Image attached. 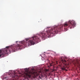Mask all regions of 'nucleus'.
I'll list each match as a JSON object with an SVG mask.
<instances>
[{"mask_svg": "<svg viewBox=\"0 0 80 80\" xmlns=\"http://www.w3.org/2000/svg\"><path fill=\"white\" fill-rule=\"evenodd\" d=\"M41 35H42V36L40 37V38H38V37L36 36H34L33 37V40H31L28 41V42L27 43V42H25L24 43H23V45H24V46H30V45L31 46L32 45H34L35 44V42L34 41H35V42H40V38H47V37H48V36H47L45 34V33L42 32L41 33Z\"/></svg>", "mask_w": 80, "mask_h": 80, "instance_id": "2", "label": "nucleus"}, {"mask_svg": "<svg viewBox=\"0 0 80 80\" xmlns=\"http://www.w3.org/2000/svg\"><path fill=\"white\" fill-rule=\"evenodd\" d=\"M53 70L54 71V69H53Z\"/></svg>", "mask_w": 80, "mask_h": 80, "instance_id": "14", "label": "nucleus"}, {"mask_svg": "<svg viewBox=\"0 0 80 80\" xmlns=\"http://www.w3.org/2000/svg\"><path fill=\"white\" fill-rule=\"evenodd\" d=\"M9 75L12 76L13 78H15L17 76V75H16V73L15 72H11V73H9Z\"/></svg>", "mask_w": 80, "mask_h": 80, "instance_id": "6", "label": "nucleus"}, {"mask_svg": "<svg viewBox=\"0 0 80 80\" xmlns=\"http://www.w3.org/2000/svg\"><path fill=\"white\" fill-rule=\"evenodd\" d=\"M50 67H52V64L50 63V65H48V68H50Z\"/></svg>", "mask_w": 80, "mask_h": 80, "instance_id": "8", "label": "nucleus"}, {"mask_svg": "<svg viewBox=\"0 0 80 80\" xmlns=\"http://www.w3.org/2000/svg\"><path fill=\"white\" fill-rule=\"evenodd\" d=\"M76 24L74 21H70L67 23H64L63 24V26L64 27H69L70 29H72V28L75 27Z\"/></svg>", "mask_w": 80, "mask_h": 80, "instance_id": "5", "label": "nucleus"}, {"mask_svg": "<svg viewBox=\"0 0 80 80\" xmlns=\"http://www.w3.org/2000/svg\"><path fill=\"white\" fill-rule=\"evenodd\" d=\"M39 78H41V77H40V76H39Z\"/></svg>", "mask_w": 80, "mask_h": 80, "instance_id": "12", "label": "nucleus"}, {"mask_svg": "<svg viewBox=\"0 0 80 80\" xmlns=\"http://www.w3.org/2000/svg\"><path fill=\"white\" fill-rule=\"evenodd\" d=\"M61 62L63 63V64H65V63H66V62H67V61L65 60H63L62 59V60Z\"/></svg>", "mask_w": 80, "mask_h": 80, "instance_id": "7", "label": "nucleus"}, {"mask_svg": "<svg viewBox=\"0 0 80 80\" xmlns=\"http://www.w3.org/2000/svg\"><path fill=\"white\" fill-rule=\"evenodd\" d=\"M62 70H65V68H62Z\"/></svg>", "mask_w": 80, "mask_h": 80, "instance_id": "11", "label": "nucleus"}, {"mask_svg": "<svg viewBox=\"0 0 80 80\" xmlns=\"http://www.w3.org/2000/svg\"><path fill=\"white\" fill-rule=\"evenodd\" d=\"M29 40V39H28V38H26V41H28V40Z\"/></svg>", "mask_w": 80, "mask_h": 80, "instance_id": "10", "label": "nucleus"}, {"mask_svg": "<svg viewBox=\"0 0 80 80\" xmlns=\"http://www.w3.org/2000/svg\"><path fill=\"white\" fill-rule=\"evenodd\" d=\"M67 28H64L65 31H67Z\"/></svg>", "mask_w": 80, "mask_h": 80, "instance_id": "9", "label": "nucleus"}, {"mask_svg": "<svg viewBox=\"0 0 80 80\" xmlns=\"http://www.w3.org/2000/svg\"><path fill=\"white\" fill-rule=\"evenodd\" d=\"M37 73V72H35V70L34 69H32L30 71L28 70L27 69V72H24V75L26 78H30L31 77V75H35Z\"/></svg>", "mask_w": 80, "mask_h": 80, "instance_id": "4", "label": "nucleus"}, {"mask_svg": "<svg viewBox=\"0 0 80 80\" xmlns=\"http://www.w3.org/2000/svg\"><path fill=\"white\" fill-rule=\"evenodd\" d=\"M62 29V28H61L60 26H58L54 27L53 28H51V30H48L47 31V34L48 35H52L53 34L57 33L58 32V31H60V30Z\"/></svg>", "mask_w": 80, "mask_h": 80, "instance_id": "3", "label": "nucleus"}, {"mask_svg": "<svg viewBox=\"0 0 80 80\" xmlns=\"http://www.w3.org/2000/svg\"><path fill=\"white\" fill-rule=\"evenodd\" d=\"M22 47V46L18 44V45H16L15 47H10V46H7L6 47L7 49H4L3 52L2 53V50H0V57H3L4 56L5 54H8V53H10V52H15V50H18L20 49V48Z\"/></svg>", "mask_w": 80, "mask_h": 80, "instance_id": "1", "label": "nucleus"}, {"mask_svg": "<svg viewBox=\"0 0 80 80\" xmlns=\"http://www.w3.org/2000/svg\"><path fill=\"white\" fill-rule=\"evenodd\" d=\"M18 42V41H16V43H17Z\"/></svg>", "mask_w": 80, "mask_h": 80, "instance_id": "13", "label": "nucleus"}]
</instances>
